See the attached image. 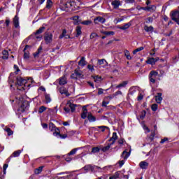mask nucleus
Returning a JSON list of instances; mask_svg holds the SVG:
<instances>
[{
  "instance_id": "obj_38",
  "label": "nucleus",
  "mask_w": 179,
  "mask_h": 179,
  "mask_svg": "<svg viewBox=\"0 0 179 179\" xmlns=\"http://www.w3.org/2000/svg\"><path fill=\"white\" fill-rule=\"evenodd\" d=\"M124 57H126L127 59L131 60L132 59V57H131V55L129 54V51L124 50Z\"/></svg>"
},
{
  "instance_id": "obj_62",
  "label": "nucleus",
  "mask_w": 179,
  "mask_h": 179,
  "mask_svg": "<svg viewBox=\"0 0 179 179\" xmlns=\"http://www.w3.org/2000/svg\"><path fill=\"white\" fill-rule=\"evenodd\" d=\"M146 23H153V17H149L147 18Z\"/></svg>"
},
{
  "instance_id": "obj_31",
  "label": "nucleus",
  "mask_w": 179,
  "mask_h": 179,
  "mask_svg": "<svg viewBox=\"0 0 179 179\" xmlns=\"http://www.w3.org/2000/svg\"><path fill=\"white\" fill-rule=\"evenodd\" d=\"M88 120L90 122H94L96 121V117L93 116L92 113H89L87 115Z\"/></svg>"
},
{
  "instance_id": "obj_13",
  "label": "nucleus",
  "mask_w": 179,
  "mask_h": 179,
  "mask_svg": "<svg viewBox=\"0 0 179 179\" xmlns=\"http://www.w3.org/2000/svg\"><path fill=\"white\" fill-rule=\"evenodd\" d=\"M83 170H84L85 173H87L89 171H94V166L89 164L86 165L83 168Z\"/></svg>"
},
{
  "instance_id": "obj_20",
  "label": "nucleus",
  "mask_w": 179,
  "mask_h": 179,
  "mask_svg": "<svg viewBox=\"0 0 179 179\" xmlns=\"http://www.w3.org/2000/svg\"><path fill=\"white\" fill-rule=\"evenodd\" d=\"M86 64H87V62H86V59L85 58V57H82L80 60L78 62V65L80 66H86Z\"/></svg>"
},
{
  "instance_id": "obj_8",
  "label": "nucleus",
  "mask_w": 179,
  "mask_h": 179,
  "mask_svg": "<svg viewBox=\"0 0 179 179\" xmlns=\"http://www.w3.org/2000/svg\"><path fill=\"white\" fill-rule=\"evenodd\" d=\"M157 61H159V57H148L145 62L148 65H155Z\"/></svg>"
},
{
  "instance_id": "obj_60",
  "label": "nucleus",
  "mask_w": 179,
  "mask_h": 179,
  "mask_svg": "<svg viewBox=\"0 0 179 179\" xmlns=\"http://www.w3.org/2000/svg\"><path fill=\"white\" fill-rule=\"evenodd\" d=\"M168 141H169V138L164 137L163 139L161 140L160 143L161 145H163V143Z\"/></svg>"
},
{
  "instance_id": "obj_57",
  "label": "nucleus",
  "mask_w": 179,
  "mask_h": 179,
  "mask_svg": "<svg viewBox=\"0 0 179 179\" xmlns=\"http://www.w3.org/2000/svg\"><path fill=\"white\" fill-rule=\"evenodd\" d=\"M87 69L90 71L91 72H93L94 71V66H93L92 64H88L87 66Z\"/></svg>"
},
{
  "instance_id": "obj_25",
  "label": "nucleus",
  "mask_w": 179,
  "mask_h": 179,
  "mask_svg": "<svg viewBox=\"0 0 179 179\" xmlns=\"http://www.w3.org/2000/svg\"><path fill=\"white\" fill-rule=\"evenodd\" d=\"M131 26H132V23L128 22L125 24L124 26L120 27L119 29H120V30H127V29H129Z\"/></svg>"
},
{
  "instance_id": "obj_16",
  "label": "nucleus",
  "mask_w": 179,
  "mask_h": 179,
  "mask_svg": "<svg viewBox=\"0 0 179 179\" xmlns=\"http://www.w3.org/2000/svg\"><path fill=\"white\" fill-rule=\"evenodd\" d=\"M139 166L143 169V170H146V169H148V167L149 166V163L145 162V161H142L140 162L139 164Z\"/></svg>"
},
{
  "instance_id": "obj_27",
  "label": "nucleus",
  "mask_w": 179,
  "mask_h": 179,
  "mask_svg": "<svg viewBox=\"0 0 179 179\" xmlns=\"http://www.w3.org/2000/svg\"><path fill=\"white\" fill-rule=\"evenodd\" d=\"M83 111L81 114V118H83V120H86L87 117V108H83Z\"/></svg>"
},
{
  "instance_id": "obj_24",
  "label": "nucleus",
  "mask_w": 179,
  "mask_h": 179,
  "mask_svg": "<svg viewBox=\"0 0 179 179\" xmlns=\"http://www.w3.org/2000/svg\"><path fill=\"white\" fill-rule=\"evenodd\" d=\"M129 152H128V151H127V150H125L124 151L122 152V155H121V157L122 159H124V160H127V159H128V157L129 156Z\"/></svg>"
},
{
  "instance_id": "obj_5",
  "label": "nucleus",
  "mask_w": 179,
  "mask_h": 179,
  "mask_svg": "<svg viewBox=\"0 0 179 179\" xmlns=\"http://www.w3.org/2000/svg\"><path fill=\"white\" fill-rule=\"evenodd\" d=\"M45 44H51L52 43V34L46 32L44 36Z\"/></svg>"
},
{
  "instance_id": "obj_21",
  "label": "nucleus",
  "mask_w": 179,
  "mask_h": 179,
  "mask_svg": "<svg viewBox=\"0 0 179 179\" xmlns=\"http://www.w3.org/2000/svg\"><path fill=\"white\" fill-rule=\"evenodd\" d=\"M76 37H79V36H82V27L80 26H77L76 28Z\"/></svg>"
},
{
  "instance_id": "obj_51",
  "label": "nucleus",
  "mask_w": 179,
  "mask_h": 179,
  "mask_svg": "<svg viewBox=\"0 0 179 179\" xmlns=\"http://www.w3.org/2000/svg\"><path fill=\"white\" fill-rule=\"evenodd\" d=\"M103 34H105V36H114L115 33L114 31H103Z\"/></svg>"
},
{
  "instance_id": "obj_54",
  "label": "nucleus",
  "mask_w": 179,
  "mask_h": 179,
  "mask_svg": "<svg viewBox=\"0 0 179 179\" xmlns=\"http://www.w3.org/2000/svg\"><path fill=\"white\" fill-rule=\"evenodd\" d=\"M158 106H157V103H153L151 106V109L153 110V111H157V108H158Z\"/></svg>"
},
{
  "instance_id": "obj_15",
  "label": "nucleus",
  "mask_w": 179,
  "mask_h": 179,
  "mask_svg": "<svg viewBox=\"0 0 179 179\" xmlns=\"http://www.w3.org/2000/svg\"><path fill=\"white\" fill-rule=\"evenodd\" d=\"M117 139H118V136L117 135L116 132H113L112 137L109 139V142H111V145H114Z\"/></svg>"
},
{
  "instance_id": "obj_47",
  "label": "nucleus",
  "mask_w": 179,
  "mask_h": 179,
  "mask_svg": "<svg viewBox=\"0 0 179 179\" xmlns=\"http://www.w3.org/2000/svg\"><path fill=\"white\" fill-rule=\"evenodd\" d=\"M143 50H145V48L143 46H141V47L138 48L136 50H134L133 51V54L135 55V54H136V52H139V51H142Z\"/></svg>"
},
{
  "instance_id": "obj_48",
  "label": "nucleus",
  "mask_w": 179,
  "mask_h": 179,
  "mask_svg": "<svg viewBox=\"0 0 179 179\" xmlns=\"http://www.w3.org/2000/svg\"><path fill=\"white\" fill-rule=\"evenodd\" d=\"M66 36V29H63L62 34L59 36V38L61 40L64 38Z\"/></svg>"
},
{
  "instance_id": "obj_43",
  "label": "nucleus",
  "mask_w": 179,
  "mask_h": 179,
  "mask_svg": "<svg viewBox=\"0 0 179 179\" xmlns=\"http://www.w3.org/2000/svg\"><path fill=\"white\" fill-rule=\"evenodd\" d=\"M79 150V148H74L68 154V156H73V155L76 154V152Z\"/></svg>"
},
{
  "instance_id": "obj_58",
  "label": "nucleus",
  "mask_w": 179,
  "mask_h": 179,
  "mask_svg": "<svg viewBox=\"0 0 179 179\" xmlns=\"http://www.w3.org/2000/svg\"><path fill=\"white\" fill-rule=\"evenodd\" d=\"M124 142H125V140L123 138H120L118 140V144L120 145L121 146L122 145H124Z\"/></svg>"
},
{
  "instance_id": "obj_30",
  "label": "nucleus",
  "mask_w": 179,
  "mask_h": 179,
  "mask_svg": "<svg viewBox=\"0 0 179 179\" xmlns=\"http://www.w3.org/2000/svg\"><path fill=\"white\" fill-rule=\"evenodd\" d=\"M20 153H22V150H18L15 151L10 157H19L20 156Z\"/></svg>"
},
{
  "instance_id": "obj_2",
  "label": "nucleus",
  "mask_w": 179,
  "mask_h": 179,
  "mask_svg": "<svg viewBox=\"0 0 179 179\" xmlns=\"http://www.w3.org/2000/svg\"><path fill=\"white\" fill-rule=\"evenodd\" d=\"M171 19L179 24V10H174L170 13Z\"/></svg>"
},
{
  "instance_id": "obj_41",
  "label": "nucleus",
  "mask_w": 179,
  "mask_h": 179,
  "mask_svg": "<svg viewBox=\"0 0 179 179\" xmlns=\"http://www.w3.org/2000/svg\"><path fill=\"white\" fill-rule=\"evenodd\" d=\"M52 7V1L47 0V3H46L47 9H51Z\"/></svg>"
},
{
  "instance_id": "obj_12",
  "label": "nucleus",
  "mask_w": 179,
  "mask_h": 179,
  "mask_svg": "<svg viewBox=\"0 0 179 179\" xmlns=\"http://www.w3.org/2000/svg\"><path fill=\"white\" fill-rule=\"evenodd\" d=\"M113 9H118L121 6V1L120 0H114L111 2Z\"/></svg>"
},
{
  "instance_id": "obj_6",
  "label": "nucleus",
  "mask_w": 179,
  "mask_h": 179,
  "mask_svg": "<svg viewBox=\"0 0 179 179\" xmlns=\"http://www.w3.org/2000/svg\"><path fill=\"white\" fill-rule=\"evenodd\" d=\"M17 85L18 86H30V85H27V80L23 79L22 77H19L17 78Z\"/></svg>"
},
{
  "instance_id": "obj_50",
  "label": "nucleus",
  "mask_w": 179,
  "mask_h": 179,
  "mask_svg": "<svg viewBox=\"0 0 179 179\" xmlns=\"http://www.w3.org/2000/svg\"><path fill=\"white\" fill-rule=\"evenodd\" d=\"M104 62L107 64V61L104 59H98V65H104Z\"/></svg>"
},
{
  "instance_id": "obj_9",
  "label": "nucleus",
  "mask_w": 179,
  "mask_h": 179,
  "mask_svg": "<svg viewBox=\"0 0 179 179\" xmlns=\"http://www.w3.org/2000/svg\"><path fill=\"white\" fill-rule=\"evenodd\" d=\"M13 24L15 29H20V25L19 24V16L16 15L13 19Z\"/></svg>"
},
{
  "instance_id": "obj_46",
  "label": "nucleus",
  "mask_w": 179,
  "mask_h": 179,
  "mask_svg": "<svg viewBox=\"0 0 179 179\" xmlns=\"http://www.w3.org/2000/svg\"><path fill=\"white\" fill-rule=\"evenodd\" d=\"M45 110H47V107H45L44 106H41L38 109L39 114H43V113H44V111H45Z\"/></svg>"
},
{
  "instance_id": "obj_53",
  "label": "nucleus",
  "mask_w": 179,
  "mask_h": 179,
  "mask_svg": "<svg viewBox=\"0 0 179 179\" xmlns=\"http://www.w3.org/2000/svg\"><path fill=\"white\" fill-rule=\"evenodd\" d=\"M106 99H104L102 101V107H107L108 104H110V100L106 101Z\"/></svg>"
},
{
  "instance_id": "obj_17",
  "label": "nucleus",
  "mask_w": 179,
  "mask_h": 179,
  "mask_svg": "<svg viewBox=\"0 0 179 179\" xmlns=\"http://www.w3.org/2000/svg\"><path fill=\"white\" fill-rule=\"evenodd\" d=\"M67 83L66 77L63 76L59 79V85H60V86H64V85H66Z\"/></svg>"
},
{
  "instance_id": "obj_19",
  "label": "nucleus",
  "mask_w": 179,
  "mask_h": 179,
  "mask_svg": "<svg viewBox=\"0 0 179 179\" xmlns=\"http://www.w3.org/2000/svg\"><path fill=\"white\" fill-rule=\"evenodd\" d=\"M1 54L3 55L1 57L2 59H9V52H8V50H3Z\"/></svg>"
},
{
  "instance_id": "obj_4",
  "label": "nucleus",
  "mask_w": 179,
  "mask_h": 179,
  "mask_svg": "<svg viewBox=\"0 0 179 179\" xmlns=\"http://www.w3.org/2000/svg\"><path fill=\"white\" fill-rule=\"evenodd\" d=\"M17 103L20 104V107L22 111H26V110H27V108L29 107V102L23 100V98H20V99L17 101Z\"/></svg>"
},
{
  "instance_id": "obj_29",
  "label": "nucleus",
  "mask_w": 179,
  "mask_h": 179,
  "mask_svg": "<svg viewBox=\"0 0 179 179\" xmlns=\"http://www.w3.org/2000/svg\"><path fill=\"white\" fill-rule=\"evenodd\" d=\"M94 82H96V83H99L100 82H101V80H103V78H101V76H92Z\"/></svg>"
},
{
  "instance_id": "obj_14",
  "label": "nucleus",
  "mask_w": 179,
  "mask_h": 179,
  "mask_svg": "<svg viewBox=\"0 0 179 179\" xmlns=\"http://www.w3.org/2000/svg\"><path fill=\"white\" fill-rule=\"evenodd\" d=\"M155 136H156V132L154 131H152L151 134L147 137V141L148 142V143H150V142H153V141L155 140Z\"/></svg>"
},
{
  "instance_id": "obj_28",
  "label": "nucleus",
  "mask_w": 179,
  "mask_h": 179,
  "mask_svg": "<svg viewBox=\"0 0 179 179\" xmlns=\"http://www.w3.org/2000/svg\"><path fill=\"white\" fill-rule=\"evenodd\" d=\"M74 2H78V0H67V3L64 4V8H69Z\"/></svg>"
},
{
  "instance_id": "obj_18",
  "label": "nucleus",
  "mask_w": 179,
  "mask_h": 179,
  "mask_svg": "<svg viewBox=\"0 0 179 179\" xmlns=\"http://www.w3.org/2000/svg\"><path fill=\"white\" fill-rule=\"evenodd\" d=\"M162 94L159 92L157 93V95L155 96V101L156 103H157L158 104H160V103H162L163 98L162 97Z\"/></svg>"
},
{
  "instance_id": "obj_10",
  "label": "nucleus",
  "mask_w": 179,
  "mask_h": 179,
  "mask_svg": "<svg viewBox=\"0 0 179 179\" xmlns=\"http://www.w3.org/2000/svg\"><path fill=\"white\" fill-rule=\"evenodd\" d=\"M29 48H30V45H25L24 48V59H29V58H30V53L29 51H26L29 50Z\"/></svg>"
},
{
  "instance_id": "obj_34",
  "label": "nucleus",
  "mask_w": 179,
  "mask_h": 179,
  "mask_svg": "<svg viewBox=\"0 0 179 179\" xmlns=\"http://www.w3.org/2000/svg\"><path fill=\"white\" fill-rule=\"evenodd\" d=\"M45 100L46 104H48V103H51V96L48 94H45Z\"/></svg>"
},
{
  "instance_id": "obj_63",
  "label": "nucleus",
  "mask_w": 179,
  "mask_h": 179,
  "mask_svg": "<svg viewBox=\"0 0 179 179\" xmlns=\"http://www.w3.org/2000/svg\"><path fill=\"white\" fill-rule=\"evenodd\" d=\"M119 166L120 167H122L124 166V164H125V159H123V160H121V161H119Z\"/></svg>"
},
{
  "instance_id": "obj_37",
  "label": "nucleus",
  "mask_w": 179,
  "mask_h": 179,
  "mask_svg": "<svg viewBox=\"0 0 179 179\" xmlns=\"http://www.w3.org/2000/svg\"><path fill=\"white\" fill-rule=\"evenodd\" d=\"M4 131H6V132H7L8 136H10L13 134V131H12V129H10V128H9V127H6L4 129Z\"/></svg>"
},
{
  "instance_id": "obj_23",
  "label": "nucleus",
  "mask_w": 179,
  "mask_h": 179,
  "mask_svg": "<svg viewBox=\"0 0 179 179\" xmlns=\"http://www.w3.org/2000/svg\"><path fill=\"white\" fill-rule=\"evenodd\" d=\"M59 93H61V94H66V96H69L68 90H66V88H65L64 87H62L59 88Z\"/></svg>"
},
{
  "instance_id": "obj_39",
  "label": "nucleus",
  "mask_w": 179,
  "mask_h": 179,
  "mask_svg": "<svg viewBox=\"0 0 179 179\" xmlns=\"http://www.w3.org/2000/svg\"><path fill=\"white\" fill-rule=\"evenodd\" d=\"M99 152H100V148H99V147H94V148H92L91 154L94 155V153H99Z\"/></svg>"
},
{
  "instance_id": "obj_1",
  "label": "nucleus",
  "mask_w": 179,
  "mask_h": 179,
  "mask_svg": "<svg viewBox=\"0 0 179 179\" xmlns=\"http://www.w3.org/2000/svg\"><path fill=\"white\" fill-rule=\"evenodd\" d=\"M157 76H159V72L154 70L151 71L148 75V79H149L150 83H152V84L156 83L155 78Z\"/></svg>"
},
{
  "instance_id": "obj_45",
  "label": "nucleus",
  "mask_w": 179,
  "mask_h": 179,
  "mask_svg": "<svg viewBox=\"0 0 179 179\" xmlns=\"http://www.w3.org/2000/svg\"><path fill=\"white\" fill-rule=\"evenodd\" d=\"M43 169H44V166H40L38 169H35L34 171L35 174H40V173L43 171Z\"/></svg>"
},
{
  "instance_id": "obj_35",
  "label": "nucleus",
  "mask_w": 179,
  "mask_h": 179,
  "mask_svg": "<svg viewBox=\"0 0 179 179\" xmlns=\"http://www.w3.org/2000/svg\"><path fill=\"white\" fill-rule=\"evenodd\" d=\"M127 85H128V82L124 81V82L121 83L120 84H119L116 87V89H121V87H125V86H127Z\"/></svg>"
},
{
  "instance_id": "obj_36",
  "label": "nucleus",
  "mask_w": 179,
  "mask_h": 179,
  "mask_svg": "<svg viewBox=\"0 0 179 179\" xmlns=\"http://www.w3.org/2000/svg\"><path fill=\"white\" fill-rule=\"evenodd\" d=\"M120 178V172H115L113 176L109 177V179H118Z\"/></svg>"
},
{
  "instance_id": "obj_26",
  "label": "nucleus",
  "mask_w": 179,
  "mask_h": 179,
  "mask_svg": "<svg viewBox=\"0 0 179 179\" xmlns=\"http://www.w3.org/2000/svg\"><path fill=\"white\" fill-rule=\"evenodd\" d=\"M144 30L147 33H153L154 28L152 26L148 27V25H145Z\"/></svg>"
},
{
  "instance_id": "obj_7",
  "label": "nucleus",
  "mask_w": 179,
  "mask_h": 179,
  "mask_svg": "<svg viewBox=\"0 0 179 179\" xmlns=\"http://www.w3.org/2000/svg\"><path fill=\"white\" fill-rule=\"evenodd\" d=\"M67 8L70 10H78L79 9V1L72 3Z\"/></svg>"
},
{
  "instance_id": "obj_42",
  "label": "nucleus",
  "mask_w": 179,
  "mask_h": 179,
  "mask_svg": "<svg viewBox=\"0 0 179 179\" xmlns=\"http://www.w3.org/2000/svg\"><path fill=\"white\" fill-rule=\"evenodd\" d=\"M53 131H55L53 132V135L54 136H59V135H61V133L59 131V129L58 127H57L55 129H54Z\"/></svg>"
},
{
  "instance_id": "obj_61",
  "label": "nucleus",
  "mask_w": 179,
  "mask_h": 179,
  "mask_svg": "<svg viewBox=\"0 0 179 179\" xmlns=\"http://www.w3.org/2000/svg\"><path fill=\"white\" fill-rule=\"evenodd\" d=\"M99 129H101L102 132H104L106 129H108V127L106 126H99Z\"/></svg>"
},
{
  "instance_id": "obj_56",
  "label": "nucleus",
  "mask_w": 179,
  "mask_h": 179,
  "mask_svg": "<svg viewBox=\"0 0 179 179\" xmlns=\"http://www.w3.org/2000/svg\"><path fill=\"white\" fill-rule=\"evenodd\" d=\"M14 69L15 70V75H17V73H19V72H20V69H19V66H17V65L15 64L14 65Z\"/></svg>"
},
{
  "instance_id": "obj_22",
  "label": "nucleus",
  "mask_w": 179,
  "mask_h": 179,
  "mask_svg": "<svg viewBox=\"0 0 179 179\" xmlns=\"http://www.w3.org/2000/svg\"><path fill=\"white\" fill-rule=\"evenodd\" d=\"M71 19L74 21L73 24L78 25L80 23V20H79V15H75Z\"/></svg>"
},
{
  "instance_id": "obj_52",
  "label": "nucleus",
  "mask_w": 179,
  "mask_h": 179,
  "mask_svg": "<svg viewBox=\"0 0 179 179\" xmlns=\"http://www.w3.org/2000/svg\"><path fill=\"white\" fill-rule=\"evenodd\" d=\"M82 24H84L85 26H89V24H92V21L90 20H85L81 22Z\"/></svg>"
},
{
  "instance_id": "obj_32",
  "label": "nucleus",
  "mask_w": 179,
  "mask_h": 179,
  "mask_svg": "<svg viewBox=\"0 0 179 179\" xmlns=\"http://www.w3.org/2000/svg\"><path fill=\"white\" fill-rule=\"evenodd\" d=\"M72 179V178H74V179H76V174H70L69 176H67L66 177H61L59 178V179Z\"/></svg>"
},
{
  "instance_id": "obj_3",
  "label": "nucleus",
  "mask_w": 179,
  "mask_h": 179,
  "mask_svg": "<svg viewBox=\"0 0 179 179\" xmlns=\"http://www.w3.org/2000/svg\"><path fill=\"white\" fill-rule=\"evenodd\" d=\"M65 113H69L71 110V113H74L76 110V105L71 102L66 103V106L64 108Z\"/></svg>"
},
{
  "instance_id": "obj_40",
  "label": "nucleus",
  "mask_w": 179,
  "mask_h": 179,
  "mask_svg": "<svg viewBox=\"0 0 179 179\" xmlns=\"http://www.w3.org/2000/svg\"><path fill=\"white\" fill-rule=\"evenodd\" d=\"M148 12H156V6L155 5L148 6Z\"/></svg>"
},
{
  "instance_id": "obj_64",
  "label": "nucleus",
  "mask_w": 179,
  "mask_h": 179,
  "mask_svg": "<svg viewBox=\"0 0 179 179\" xmlns=\"http://www.w3.org/2000/svg\"><path fill=\"white\" fill-rule=\"evenodd\" d=\"M104 93V90L102 88H99L98 89V95L100 96V94H103Z\"/></svg>"
},
{
  "instance_id": "obj_59",
  "label": "nucleus",
  "mask_w": 179,
  "mask_h": 179,
  "mask_svg": "<svg viewBox=\"0 0 179 179\" xmlns=\"http://www.w3.org/2000/svg\"><path fill=\"white\" fill-rule=\"evenodd\" d=\"M95 37H98V35L96 33H92L90 36V38L91 40H93V38H95Z\"/></svg>"
},
{
  "instance_id": "obj_49",
  "label": "nucleus",
  "mask_w": 179,
  "mask_h": 179,
  "mask_svg": "<svg viewBox=\"0 0 179 179\" xmlns=\"http://www.w3.org/2000/svg\"><path fill=\"white\" fill-rule=\"evenodd\" d=\"M55 129H57V127H55V124H54V123H50L49 124L50 131H54Z\"/></svg>"
},
{
  "instance_id": "obj_11",
  "label": "nucleus",
  "mask_w": 179,
  "mask_h": 179,
  "mask_svg": "<svg viewBox=\"0 0 179 179\" xmlns=\"http://www.w3.org/2000/svg\"><path fill=\"white\" fill-rule=\"evenodd\" d=\"M94 23L98 24V23H106V19L103 17L99 16L94 18Z\"/></svg>"
},
{
  "instance_id": "obj_33",
  "label": "nucleus",
  "mask_w": 179,
  "mask_h": 179,
  "mask_svg": "<svg viewBox=\"0 0 179 179\" xmlns=\"http://www.w3.org/2000/svg\"><path fill=\"white\" fill-rule=\"evenodd\" d=\"M113 144H111V143H108V145L101 148L102 152H107V151L110 150V148H111V146H113Z\"/></svg>"
},
{
  "instance_id": "obj_44",
  "label": "nucleus",
  "mask_w": 179,
  "mask_h": 179,
  "mask_svg": "<svg viewBox=\"0 0 179 179\" xmlns=\"http://www.w3.org/2000/svg\"><path fill=\"white\" fill-rule=\"evenodd\" d=\"M45 29V27H41L35 32V35L37 36V34H41V33H43V31H44Z\"/></svg>"
},
{
  "instance_id": "obj_55",
  "label": "nucleus",
  "mask_w": 179,
  "mask_h": 179,
  "mask_svg": "<svg viewBox=\"0 0 179 179\" xmlns=\"http://www.w3.org/2000/svg\"><path fill=\"white\" fill-rule=\"evenodd\" d=\"M42 50H43V47L40 46L38 48L37 52L34 54V57H37V55H38V54H40V52H41Z\"/></svg>"
}]
</instances>
